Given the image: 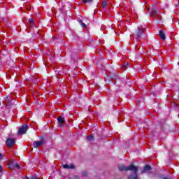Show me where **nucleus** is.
Returning <instances> with one entry per match:
<instances>
[{
  "label": "nucleus",
  "mask_w": 179,
  "mask_h": 179,
  "mask_svg": "<svg viewBox=\"0 0 179 179\" xmlns=\"http://www.w3.org/2000/svg\"><path fill=\"white\" fill-rule=\"evenodd\" d=\"M57 121L59 124H64V117H58Z\"/></svg>",
  "instance_id": "nucleus-9"
},
{
  "label": "nucleus",
  "mask_w": 179,
  "mask_h": 179,
  "mask_svg": "<svg viewBox=\"0 0 179 179\" xmlns=\"http://www.w3.org/2000/svg\"><path fill=\"white\" fill-rule=\"evenodd\" d=\"M83 21L85 22V23H86L87 24H89L90 22L89 20L87 18H84Z\"/></svg>",
  "instance_id": "nucleus-13"
},
{
  "label": "nucleus",
  "mask_w": 179,
  "mask_h": 179,
  "mask_svg": "<svg viewBox=\"0 0 179 179\" xmlns=\"http://www.w3.org/2000/svg\"><path fill=\"white\" fill-rule=\"evenodd\" d=\"M106 6H107V1H103V3H102V8L103 9H106Z\"/></svg>",
  "instance_id": "nucleus-10"
},
{
  "label": "nucleus",
  "mask_w": 179,
  "mask_h": 179,
  "mask_svg": "<svg viewBox=\"0 0 179 179\" xmlns=\"http://www.w3.org/2000/svg\"><path fill=\"white\" fill-rule=\"evenodd\" d=\"M87 139L88 141H93V136H87Z\"/></svg>",
  "instance_id": "nucleus-14"
},
{
  "label": "nucleus",
  "mask_w": 179,
  "mask_h": 179,
  "mask_svg": "<svg viewBox=\"0 0 179 179\" xmlns=\"http://www.w3.org/2000/svg\"><path fill=\"white\" fill-rule=\"evenodd\" d=\"M25 179H30V178H29L27 176H26V177H25Z\"/></svg>",
  "instance_id": "nucleus-21"
},
{
  "label": "nucleus",
  "mask_w": 179,
  "mask_h": 179,
  "mask_svg": "<svg viewBox=\"0 0 179 179\" xmlns=\"http://www.w3.org/2000/svg\"><path fill=\"white\" fill-rule=\"evenodd\" d=\"M159 37L162 40H166V34L163 31H159Z\"/></svg>",
  "instance_id": "nucleus-6"
},
{
  "label": "nucleus",
  "mask_w": 179,
  "mask_h": 179,
  "mask_svg": "<svg viewBox=\"0 0 179 179\" xmlns=\"http://www.w3.org/2000/svg\"><path fill=\"white\" fill-rule=\"evenodd\" d=\"M83 176L84 177H86V176H87V173L86 172H83Z\"/></svg>",
  "instance_id": "nucleus-17"
},
{
  "label": "nucleus",
  "mask_w": 179,
  "mask_h": 179,
  "mask_svg": "<svg viewBox=\"0 0 179 179\" xmlns=\"http://www.w3.org/2000/svg\"><path fill=\"white\" fill-rule=\"evenodd\" d=\"M15 167H17V169H20L19 164H15Z\"/></svg>",
  "instance_id": "nucleus-20"
},
{
  "label": "nucleus",
  "mask_w": 179,
  "mask_h": 179,
  "mask_svg": "<svg viewBox=\"0 0 179 179\" xmlns=\"http://www.w3.org/2000/svg\"><path fill=\"white\" fill-rule=\"evenodd\" d=\"M80 23L82 27H86V24L84 23L83 20H80Z\"/></svg>",
  "instance_id": "nucleus-11"
},
{
  "label": "nucleus",
  "mask_w": 179,
  "mask_h": 179,
  "mask_svg": "<svg viewBox=\"0 0 179 179\" xmlns=\"http://www.w3.org/2000/svg\"><path fill=\"white\" fill-rule=\"evenodd\" d=\"M2 171H3V168L0 165V173H2Z\"/></svg>",
  "instance_id": "nucleus-16"
},
{
  "label": "nucleus",
  "mask_w": 179,
  "mask_h": 179,
  "mask_svg": "<svg viewBox=\"0 0 179 179\" xmlns=\"http://www.w3.org/2000/svg\"><path fill=\"white\" fill-rule=\"evenodd\" d=\"M27 129H29V126L23 125L22 127L20 128L18 131V135H24V134L27 132Z\"/></svg>",
  "instance_id": "nucleus-1"
},
{
  "label": "nucleus",
  "mask_w": 179,
  "mask_h": 179,
  "mask_svg": "<svg viewBox=\"0 0 179 179\" xmlns=\"http://www.w3.org/2000/svg\"><path fill=\"white\" fill-rule=\"evenodd\" d=\"M76 178H78V176H76Z\"/></svg>",
  "instance_id": "nucleus-23"
},
{
  "label": "nucleus",
  "mask_w": 179,
  "mask_h": 179,
  "mask_svg": "<svg viewBox=\"0 0 179 179\" xmlns=\"http://www.w3.org/2000/svg\"><path fill=\"white\" fill-rule=\"evenodd\" d=\"M3 157V155L1 153H0V160H2Z\"/></svg>",
  "instance_id": "nucleus-18"
},
{
  "label": "nucleus",
  "mask_w": 179,
  "mask_h": 179,
  "mask_svg": "<svg viewBox=\"0 0 179 179\" xmlns=\"http://www.w3.org/2000/svg\"><path fill=\"white\" fill-rule=\"evenodd\" d=\"M164 179H169V178H164Z\"/></svg>",
  "instance_id": "nucleus-22"
},
{
  "label": "nucleus",
  "mask_w": 179,
  "mask_h": 179,
  "mask_svg": "<svg viewBox=\"0 0 179 179\" xmlns=\"http://www.w3.org/2000/svg\"><path fill=\"white\" fill-rule=\"evenodd\" d=\"M149 170H152V167H150V166H149V165H146L144 167V169L141 171V173H148V171H149Z\"/></svg>",
  "instance_id": "nucleus-5"
},
{
  "label": "nucleus",
  "mask_w": 179,
  "mask_h": 179,
  "mask_svg": "<svg viewBox=\"0 0 179 179\" xmlns=\"http://www.w3.org/2000/svg\"><path fill=\"white\" fill-rule=\"evenodd\" d=\"M64 169H75V166L73 164H64L63 165Z\"/></svg>",
  "instance_id": "nucleus-7"
},
{
  "label": "nucleus",
  "mask_w": 179,
  "mask_h": 179,
  "mask_svg": "<svg viewBox=\"0 0 179 179\" xmlns=\"http://www.w3.org/2000/svg\"><path fill=\"white\" fill-rule=\"evenodd\" d=\"M136 33V38H140L141 36H142V33H143V27H138Z\"/></svg>",
  "instance_id": "nucleus-4"
},
{
  "label": "nucleus",
  "mask_w": 179,
  "mask_h": 179,
  "mask_svg": "<svg viewBox=\"0 0 179 179\" xmlns=\"http://www.w3.org/2000/svg\"><path fill=\"white\" fill-rule=\"evenodd\" d=\"M84 3H87L89 2H93V0H82Z\"/></svg>",
  "instance_id": "nucleus-12"
},
{
  "label": "nucleus",
  "mask_w": 179,
  "mask_h": 179,
  "mask_svg": "<svg viewBox=\"0 0 179 179\" xmlns=\"http://www.w3.org/2000/svg\"><path fill=\"white\" fill-rule=\"evenodd\" d=\"M29 23L31 24H33V23H34V20H33V19H29Z\"/></svg>",
  "instance_id": "nucleus-15"
},
{
  "label": "nucleus",
  "mask_w": 179,
  "mask_h": 179,
  "mask_svg": "<svg viewBox=\"0 0 179 179\" xmlns=\"http://www.w3.org/2000/svg\"><path fill=\"white\" fill-rule=\"evenodd\" d=\"M9 99H10V96H7V97H6L7 101H9Z\"/></svg>",
  "instance_id": "nucleus-19"
},
{
  "label": "nucleus",
  "mask_w": 179,
  "mask_h": 179,
  "mask_svg": "<svg viewBox=\"0 0 179 179\" xmlns=\"http://www.w3.org/2000/svg\"><path fill=\"white\" fill-rule=\"evenodd\" d=\"M43 145H44V141L43 140L34 142V148H35L36 149H37L38 146H43Z\"/></svg>",
  "instance_id": "nucleus-3"
},
{
  "label": "nucleus",
  "mask_w": 179,
  "mask_h": 179,
  "mask_svg": "<svg viewBox=\"0 0 179 179\" xmlns=\"http://www.w3.org/2000/svg\"><path fill=\"white\" fill-rule=\"evenodd\" d=\"M128 66H129V64L128 63H124L122 65V69H123V71H125L127 69V68H128Z\"/></svg>",
  "instance_id": "nucleus-8"
},
{
  "label": "nucleus",
  "mask_w": 179,
  "mask_h": 179,
  "mask_svg": "<svg viewBox=\"0 0 179 179\" xmlns=\"http://www.w3.org/2000/svg\"><path fill=\"white\" fill-rule=\"evenodd\" d=\"M15 142H16V140H15V138H8L6 141V145L8 148H12V146L15 145Z\"/></svg>",
  "instance_id": "nucleus-2"
}]
</instances>
